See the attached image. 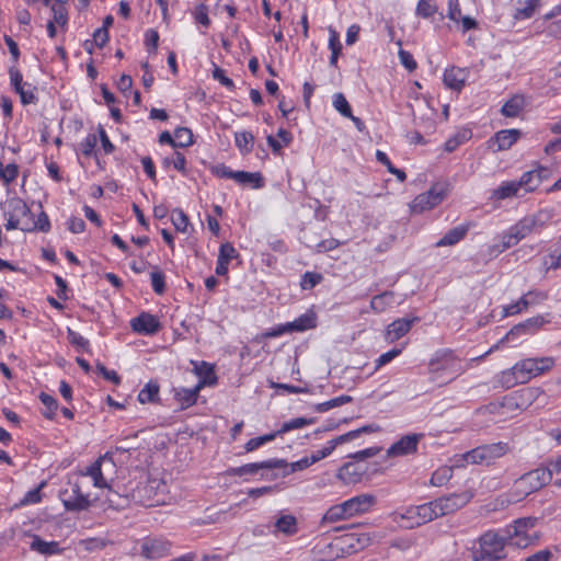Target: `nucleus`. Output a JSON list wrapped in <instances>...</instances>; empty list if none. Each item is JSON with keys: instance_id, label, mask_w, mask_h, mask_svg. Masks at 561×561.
<instances>
[{"instance_id": "79ce46f5", "label": "nucleus", "mask_w": 561, "mask_h": 561, "mask_svg": "<svg viewBox=\"0 0 561 561\" xmlns=\"http://www.w3.org/2000/svg\"><path fill=\"white\" fill-rule=\"evenodd\" d=\"M193 142V134L190 128L179 127L174 130V148L188 147Z\"/></svg>"}, {"instance_id": "338daca9", "label": "nucleus", "mask_w": 561, "mask_h": 561, "mask_svg": "<svg viewBox=\"0 0 561 561\" xmlns=\"http://www.w3.org/2000/svg\"><path fill=\"white\" fill-rule=\"evenodd\" d=\"M528 300L529 306H535L543 302L548 298V294L542 290L534 289L524 294Z\"/></svg>"}, {"instance_id": "f704fd0d", "label": "nucleus", "mask_w": 561, "mask_h": 561, "mask_svg": "<svg viewBox=\"0 0 561 561\" xmlns=\"http://www.w3.org/2000/svg\"><path fill=\"white\" fill-rule=\"evenodd\" d=\"M394 302V294L392 291H385L371 298L370 307L377 312L381 313L387 310Z\"/></svg>"}, {"instance_id": "bf43d9fd", "label": "nucleus", "mask_w": 561, "mask_h": 561, "mask_svg": "<svg viewBox=\"0 0 561 561\" xmlns=\"http://www.w3.org/2000/svg\"><path fill=\"white\" fill-rule=\"evenodd\" d=\"M402 347H396L390 350L389 352L381 354L375 362V370H378L380 367L385 366L386 364L390 363L393 358L398 357L402 353Z\"/></svg>"}, {"instance_id": "20e7f679", "label": "nucleus", "mask_w": 561, "mask_h": 561, "mask_svg": "<svg viewBox=\"0 0 561 561\" xmlns=\"http://www.w3.org/2000/svg\"><path fill=\"white\" fill-rule=\"evenodd\" d=\"M511 450L507 443L499 442L478 446L463 455L467 463L490 466Z\"/></svg>"}, {"instance_id": "aec40b11", "label": "nucleus", "mask_w": 561, "mask_h": 561, "mask_svg": "<svg viewBox=\"0 0 561 561\" xmlns=\"http://www.w3.org/2000/svg\"><path fill=\"white\" fill-rule=\"evenodd\" d=\"M540 397H545V391L539 387H527L515 392L511 400L517 409L525 410Z\"/></svg>"}, {"instance_id": "f8f14e48", "label": "nucleus", "mask_w": 561, "mask_h": 561, "mask_svg": "<svg viewBox=\"0 0 561 561\" xmlns=\"http://www.w3.org/2000/svg\"><path fill=\"white\" fill-rule=\"evenodd\" d=\"M444 199V192L436 186L432 187L425 193L417 195L411 203V210L413 213H423L430 210L442 203Z\"/></svg>"}, {"instance_id": "603ef678", "label": "nucleus", "mask_w": 561, "mask_h": 561, "mask_svg": "<svg viewBox=\"0 0 561 561\" xmlns=\"http://www.w3.org/2000/svg\"><path fill=\"white\" fill-rule=\"evenodd\" d=\"M15 92L20 95L23 105L32 104L36 101L35 88L28 82L22 84Z\"/></svg>"}, {"instance_id": "37998d69", "label": "nucleus", "mask_w": 561, "mask_h": 561, "mask_svg": "<svg viewBox=\"0 0 561 561\" xmlns=\"http://www.w3.org/2000/svg\"><path fill=\"white\" fill-rule=\"evenodd\" d=\"M540 0H518L519 7L516 9V19H529L533 16Z\"/></svg>"}, {"instance_id": "2eb2a0df", "label": "nucleus", "mask_w": 561, "mask_h": 561, "mask_svg": "<svg viewBox=\"0 0 561 561\" xmlns=\"http://www.w3.org/2000/svg\"><path fill=\"white\" fill-rule=\"evenodd\" d=\"M551 175L550 169L546 167H538L535 170L525 172L518 180L520 190L525 192L535 191L545 180H548Z\"/></svg>"}, {"instance_id": "dca6fc26", "label": "nucleus", "mask_w": 561, "mask_h": 561, "mask_svg": "<svg viewBox=\"0 0 561 561\" xmlns=\"http://www.w3.org/2000/svg\"><path fill=\"white\" fill-rule=\"evenodd\" d=\"M171 543L164 539L148 538L141 545V556L146 559H159L170 554Z\"/></svg>"}, {"instance_id": "09e8293b", "label": "nucleus", "mask_w": 561, "mask_h": 561, "mask_svg": "<svg viewBox=\"0 0 561 561\" xmlns=\"http://www.w3.org/2000/svg\"><path fill=\"white\" fill-rule=\"evenodd\" d=\"M19 175V167L15 163L3 165L0 161V179L5 185L13 182Z\"/></svg>"}, {"instance_id": "de8ad7c7", "label": "nucleus", "mask_w": 561, "mask_h": 561, "mask_svg": "<svg viewBox=\"0 0 561 561\" xmlns=\"http://www.w3.org/2000/svg\"><path fill=\"white\" fill-rule=\"evenodd\" d=\"M352 400H353L352 397L343 394V396H340L337 398H334V399H331L329 401H325V402L317 404L316 405V411L320 412V413H323V412H327V411H329V410H331L333 408H336V407L343 405L345 403H348Z\"/></svg>"}, {"instance_id": "864d4df0", "label": "nucleus", "mask_w": 561, "mask_h": 561, "mask_svg": "<svg viewBox=\"0 0 561 561\" xmlns=\"http://www.w3.org/2000/svg\"><path fill=\"white\" fill-rule=\"evenodd\" d=\"M528 307H529L528 300L525 297V295H523L516 302L507 305L503 308V316L510 317V316L518 314V313L523 312L524 310H526Z\"/></svg>"}, {"instance_id": "bb28decb", "label": "nucleus", "mask_w": 561, "mask_h": 561, "mask_svg": "<svg viewBox=\"0 0 561 561\" xmlns=\"http://www.w3.org/2000/svg\"><path fill=\"white\" fill-rule=\"evenodd\" d=\"M105 462H108L110 466H113L111 459H106V457H100L90 467H88L87 471L83 473V476H89L92 478L93 485L95 488H108L107 480L102 472V466Z\"/></svg>"}, {"instance_id": "39448f33", "label": "nucleus", "mask_w": 561, "mask_h": 561, "mask_svg": "<svg viewBox=\"0 0 561 561\" xmlns=\"http://www.w3.org/2000/svg\"><path fill=\"white\" fill-rule=\"evenodd\" d=\"M479 546L472 561H499L505 558V539L495 533L483 534L479 539Z\"/></svg>"}, {"instance_id": "423d86ee", "label": "nucleus", "mask_w": 561, "mask_h": 561, "mask_svg": "<svg viewBox=\"0 0 561 561\" xmlns=\"http://www.w3.org/2000/svg\"><path fill=\"white\" fill-rule=\"evenodd\" d=\"M546 323L545 319L540 316L529 318L526 321L513 327L496 344H494L486 354L499 350L505 343L514 342L518 336L530 333Z\"/></svg>"}, {"instance_id": "3c124183", "label": "nucleus", "mask_w": 561, "mask_h": 561, "mask_svg": "<svg viewBox=\"0 0 561 561\" xmlns=\"http://www.w3.org/2000/svg\"><path fill=\"white\" fill-rule=\"evenodd\" d=\"M559 248L552 251L543 259V267L546 271L558 270L561 267V240L558 242Z\"/></svg>"}, {"instance_id": "a211bd4d", "label": "nucleus", "mask_w": 561, "mask_h": 561, "mask_svg": "<svg viewBox=\"0 0 561 561\" xmlns=\"http://www.w3.org/2000/svg\"><path fill=\"white\" fill-rule=\"evenodd\" d=\"M130 327L137 333L151 335L159 331L160 322L153 314L142 312L130 320Z\"/></svg>"}, {"instance_id": "b1692460", "label": "nucleus", "mask_w": 561, "mask_h": 561, "mask_svg": "<svg viewBox=\"0 0 561 561\" xmlns=\"http://www.w3.org/2000/svg\"><path fill=\"white\" fill-rule=\"evenodd\" d=\"M371 431H373V428L369 425L363 426L355 431H351L346 434L337 436L334 439H331L330 442H328L327 446H324L322 449H320L318 451L321 455L322 459H324L325 457H328L329 455L332 454V451L336 448L337 445L350 442V440L358 437L362 433H369Z\"/></svg>"}, {"instance_id": "f3484780", "label": "nucleus", "mask_w": 561, "mask_h": 561, "mask_svg": "<svg viewBox=\"0 0 561 561\" xmlns=\"http://www.w3.org/2000/svg\"><path fill=\"white\" fill-rule=\"evenodd\" d=\"M287 468V461L284 459H268L261 462L247 463L231 469L234 476L256 474L261 469Z\"/></svg>"}, {"instance_id": "e433bc0d", "label": "nucleus", "mask_w": 561, "mask_h": 561, "mask_svg": "<svg viewBox=\"0 0 561 561\" xmlns=\"http://www.w3.org/2000/svg\"><path fill=\"white\" fill-rule=\"evenodd\" d=\"M471 136H472V133L469 129L458 130L455 135H453L451 137H449L446 140V142L444 145L445 151H447V152L455 151L460 145L468 141L471 138Z\"/></svg>"}, {"instance_id": "cd10ccee", "label": "nucleus", "mask_w": 561, "mask_h": 561, "mask_svg": "<svg viewBox=\"0 0 561 561\" xmlns=\"http://www.w3.org/2000/svg\"><path fill=\"white\" fill-rule=\"evenodd\" d=\"M30 548L43 556L60 554L64 551L58 541H45L38 535H33Z\"/></svg>"}, {"instance_id": "a18cd8bd", "label": "nucleus", "mask_w": 561, "mask_h": 561, "mask_svg": "<svg viewBox=\"0 0 561 561\" xmlns=\"http://www.w3.org/2000/svg\"><path fill=\"white\" fill-rule=\"evenodd\" d=\"M39 400L46 408V411L43 413L45 417L53 420L56 415V411L58 410V402L57 400L51 397L50 394H47L45 392H42L39 394Z\"/></svg>"}, {"instance_id": "5701e85b", "label": "nucleus", "mask_w": 561, "mask_h": 561, "mask_svg": "<svg viewBox=\"0 0 561 561\" xmlns=\"http://www.w3.org/2000/svg\"><path fill=\"white\" fill-rule=\"evenodd\" d=\"M371 431H373V428L369 425L363 426L355 431H351L346 434L337 436L334 439H331L330 442H328L327 446H324L322 449H320L318 451L321 455L322 459H324L325 457H328L329 455L332 454V451L336 448L337 445L350 442V440L358 437L362 433H369Z\"/></svg>"}, {"instance_id": "72a5a7b5", "label": "nucleus", "mask_w": 561, "mask_h": 561, "mask_svg": "<svg viewBox=\"0 0 561 561\" xmlns=\"http://www.w3.org/2000/svg\"><path fill=\"white\" fill-rule=\"evenodd\" d=\"M275 529L286 536H294L298 531L297 518L294 515H282L275 522Z\"/></svg>"}, {"instance_id": "a19ab883", "label": "nucleus", "mask_w": 561, "mask_h": 561, "mask_svg": "<svg viewBox=\"0 0 561 561\" xmlns=\"http://www.w3.org/2000/svg\"><path fill=\"white\" fill-rule=\"evenodd\" d=\"M524 107V100L520 96H514L508 100L502 107L501 112L506 117H516Z\"/></svg>"}, {"instance_id": "4468645a", "label": "nucleus", "mask_w": 561, "mask_h": 561, "mask_svg": "<svg viewBox=\"0 0 561 561\" xmlns=\"http://www.w3.org/2000/svg\"><path fill=\"white\" fill-rule=\"evenodd\" d=\"M419 317L400 318L387 325L383 339L387 343H393L408 334L414 323L419 322Z\"/></svg>"}, {"instance_id": "f03ea898", "label": "nucleus", "mask_w": 561, "mask_h": 561, "mask_svg": "<svg viewBox=\"0 0 561 561\" xmlns=\"http://www.w3.org/2000/svg\"><path fill=\"white\" fill-rule=\"evenodd\" d=\"M3 217L7 220L5 229H20L22 231H34V216L26 203L19 197L8 198L1 205Z\"/></svg>"}, {"instance_id": "680f3d73", "label": "nucleus", "mask_w": 561, "mask_h": 561, "mask_svg": "<svg viewBox=\"0 0 561 561\" xmlns=\"http://www.w3.org/2000/svg\"><path fill=\"white\" fill-rule=\"evenodd\" d=\"M237 255H238V252L231 243L227 242V243H224L220 245L219 254H218L219 260L229 264V262L232 259L237 257Z\"/></svg>"}, {"instance_id": "4be33fe9", "label": "nucleus", "mask_w": 561, "mask_h": 561, "mask_svg": "<svg viewBox=\"0 0 561 561\" xmlns=\"http://www.w3.org/2000/svg\"><path fill=\"white\" fill-rule=\"evenodd\" d=\"M365 472L366 468L357 462H346L339 469L336 477L345 484H355L362 480Z\"/></svg>"}, {"instance_id": "a878e982", "label": "nucleus", "mask_w": 561, "mask_h": 561, "mask_svg": "<svg viewBox=\"0 0 561 561\" xmlns=\"http://www.w3.org/2000/svg\"><path fill=\"white\" fill-rule=\"evenodd\" d=\"M469 77L466 68L451 67L444 72V83L453 90L460 91Z\"/></svg>"}, {"instance_id": "412c9836", "label": "nucleus", "mask_w": 561, "mask_h": 561, "mask_svg": "<svg viewBox=\"0 0 561 561\" xmlns=\"http://www.w3.org/2000/svg\"><path fill=\"white\" fill-rule=\"evenodd\" d=\"M520 134L518 129L500 130L490 139L491 147L494 151L507 150L519 139Z\"/></svg>"}, {"instance_id": "13d9d810", "label": "nucleus", "mask_w": 561, "mask_h": 561, "mask_svg": "<svg viewBox=\"0 0 561 561\" xmlns=\"http://www.w3.org/2000/svg\"><path fill=\"white\" fill-rule=\"evenodd\" d=\"M533 526L534 522L531 518H519L514 522V525H512L511 528L513 529V531L508 530V533L514 537H519L520 535H525L526 530Z\"/></svg>"}, {"instance_id": "4d7b16f0", "label": "nucleus", "mask_w": 561, "mask_h": 561, "mask_svg": "<svg viewBox=\"0 0 561 561\" xmlns=\"http://www.w3.org/2000/svg\"><path fill=\"white\" fill-rule=\"evenodd\" d=\"M163 163L165 165L173 164V168L179 172L186 173V159L185 156L179 151H174L171 158H164Z\"/></svg>"}, {"instance_id": "7c9ffc66", "label": "nucleus", "mask_w": 561, "mask_h": 561, "mask_svg": "<svg viewBox=\"0 0 561 561\" xmlns=\"http://www.w3.org/2000/svg\"><path fill=\"white\" fill-rule=\"evenodd\" d=\"M341 540L348 549L357 552L366 548L371 539L368 534H347Z\"/></svg>"}, {"instance_id": "0e129e2a", "label": "nucleus", "mask_w": 561, "mask_h": 561, "mask_svg": "<svg viewBox=\"0 0 561 561\" xmlns=\"http://www.w3.org/2000/svg\"><path fill=\"white\" fill-rule=\"evenodd\" d=\"M211 172L214 175L221 178V179H231L234 181L236 179V172L231 170L229 167H227L224 163L216 164L211 168Z\"/></svg>"}, {"instance_id": "c03bdc74", "label": "nucleus", "mask_w": 561, "mask_h": 561, "mask_svg": "<svg viewBox=\"0 0 561 561\" xmlns=\"http://www.w3.org/2000/svg\"><path fill=\"white\" fill-rule=\"evenodd\" d=\"M376 159L378 162L383 164L391 174L396 175L400 182L405 181V179H407L405 172L400 169L394 168L392 165L391 161L389 160L388 156L383 151L377 150Z\"/></svg>"}, {"instance_id": "7ed1b4c3", "label": "nucleus", "mask_w": 561, "mask_h": 561, "mask_svg": "<svg viewBox=\"0 0 561 561\" xmlns=\"http://www.w3.org/2000/svg\"><path fill=\"white\" fill-rule=\"evenodd\" d=\"M552 470L550 468H537L515 480L510 492L511 502H519L527 495L540 490L550 483Z\"/></svg>"}, {"instance_id": "c756f323", "label": "nucleus", "mask_w": 561, "mask_h": 561, "mask_svg": "<svg viewBox=\"0 0 561 561\" xmlns=\"http://www.w3.org/2000/svg\"><path fill=\"white\" fill-rule=\"evenodd\" d=\"M194 370H195L196 375L199 377V381L196 386L201 390L206 385L216 383L217 377H216L214 367L210 364H208L206 362L195 363Z\"/></svg>"}, {"instance_id": "6ab92c4d", "label": "nucleus", "mask_w": 561, "mask_h": 561, "mask_svg": "<svg viewBox=\"0 0 561 561\" xmlns=\"http://www.w3.org/2000/svg\"><path fill=\"white\" fill-rule=\"evenodd\" d=\"M376 503V499L370 494H360L343 502L350 517L366 513Z\"/></svg>"}, {"instance_id": "69168bd1", "label": "nucleus", "mask_w": 561, "mask_h": 561, "mask_svg": "<svg viewBox=\"0 0 561 561\" xmlns=\"http://www.w3.org/2000/svg\"><path fill=\"white\" fill-rule=\"evenodd\" d=\"M150 277L151 286L154 293L158 295L163 294L165 289L164 275L161 272H152Z\"/></svg>"}, {"instance_id": "c9c22d12", "label": "nucleus", "mask_w": 561, "mask_h": 561, "mask_svg": "<svg viewBox=\"0 0 561 561\" xmlns=\"http://www.w3.org/2000/svg\"><path fill=\"white\" fill-rule=\"evenodd\" d=\"M160 387L156 381H149L138 393V401L142 404L153 403L159 399Z\"/></svg>"}, {"instance_id": "0eeeda50", "label": "nucleus", "mask_w": 561, "mask_h": 561, "mask_svg": "<svg viewBox=\"0 0 561 561\" xmlns=\"http://www.w3.org/2000/svg\"><path fill=\"white\" fill-rule=\"evenodd\" d=\"M60 499L67 511L80 512L85 511L91 506L89 494H84L78 482L71 484L70 489L60 492Z\"/></svg>"}, {"instance_id": "393cba45", "label": "nucleus", "mask_w": 561, "mask_h": 561, "mask_svg": "<svg viewBox=\"0 0 561 561\" xmlns=\"http://www.w3.org/2000/svg\"><path fill=\"white\" fill-rule=\"evenodd\" d=\"M435 501L411 507L407 511V514L409 517H417V524H425L428 523L437 517H439L437 507H435Z\"/></svg>"}, {"instance_id": "6e6d98bb", "label": "nucleus", "mask_w": 561, "mask_h": 561, "mask_svg": "<svg viewBox=\"0 0 561 561\" xmlns=\"http://www.w3.org/2000/svg\"><path fill=\"white\" fill-rule=\"evenodd\" d=\"M171 220L178 231L185 232L187 230L190 220L182 209H174L172 211Z\"/></svg>"}, {"instance_id": "f257e3e1", "label": "nucleus", "mask_w": 561, "mask_h": 561, "mask_svg": "<svg viewBox=\"0 0 561 561\" xmlns=\"http://www.w3.org/2000/svg\"><path fill=\"white\" fill-rule=\"evenodd\" d=\"M554 366L553 357L525 358L517 362L512 368L500 374L499 382L510 389L518 383H526Z\"/></svg>"}, {"instance_id": "8fccbe9b", "label": "nucleus", "mask_w": 561, "mask_h": 561, "mask_svg": "<svg viewBox=\"0 0 561 561\" xmlns=\"http://www.w3.org/2000/svg\"><path fill=\"white\" fill-rule=\"evenodd\" d=\"M64 4L65 2L55 1V3L51 5V21H54V23H57L60 26H65L68 21V13Z\"/></svg>"}, {"instance_id": "9b49d317", "label": "nucleus", "mask_w": 561, "mask_h": 561, "mask_svg": "<svg viewBox=\"0 0 561 561\" xmlns=\"http://www.w3.org/2000/svg\"><path fill=\"white\" fill-rule=\"evenodd\" d=\"M430 367L433 371L450 370L451 374L459 375L461 373V366L450 350L439 351L430 362Z\"/></svg>"}, {"instance_id": "9d476101", "label": "nucleus", "mask_w": 561, "mask_h": 561, "mask_svg": "<svg viewBox=\"0 0 561 561\" xmlns=\"http://www.w3.org/2000/svg\"><path fill=\"white\" fill-rule=\"evenodd\" d=\"M316 327V318L313 314H301L297 319L291 322H287L285 324L278 325L272 331L267 332L265 335L268 337H276L287 332H304L308 329H312Z\"/></svg>"}, {"instance_id": "774afa93", "label": "nucleus", "mask_w": 561, "mask_h": 561, "mask_svg": "<svg viewBox=\"0 0 561 561\" xmlns=\"http://www.w3.org/2000/svg\"><path fill=\"white\" fill-rule=\"evenodd\" d=\"M194 19L197 23L206 27L209 26L210 19L208 18V11L205 4H199L198 7H196L194 11Z\"/></svg>"}, {"instance_id": "e2e57ef3", "label": "nucleus", "mask_w": 561, "mask_h": 561, "mask_svg": "<svg viewBox=\"0 0 561 561\" xmlns=\"http://www.w3.org/2000/svg\"><path fill=\"white\" fill-rule=\"evenodd\" d=\"M67 337L69 342L75 346H78L83 350L88 348L89 346V341L70 328L67 329Z\"/></svg>"}, {"instance_id": "49530a36", "label": "nucleus", "mask_w": 561, "mask_h": 561, "mask_svg": "<svg viewBox=\"0 0 561 561\" xmlns=\"http://www.w3.org/2000/svg\"><path fill=\"white\" fill-rule=\"evenodd\" d=\"M314 422L313 419L306 417H296L283 423L282 427L278 430V434H285L293 430L302 428L307 425H310Z\"/></svg>"}, {"instance_id": "ea45409f", "label": "nucleus", "mask_w": 561, "mask_h": 561, "mask_svg": "<svg viewBox=\"0 0 561 561\" xmlns=\"http://www.w3.org/2000/svg\"><path fill=\"white\" fill-rule=\"evenodd\" d=\"M350 516L344 507V504H336L331 506L323 515L321 524L335 523L339 520L347 519Z\"/></svg>"}, {"instance_id": "ddd939ff", "label": "nucleus", "mask_w": 561, "mask_h": 561, "mask_svg": "<svg viewBox=\"0 0 561 561\" xmlns=\"http://www.w3.org/2000/svg\"><path fill=\"white\" fill-rule=\"evenodd\" d=\"M423 434H409L402 436L398 442L392 444L387 449V456L389 457H401L408 456L416 453L417 445L420 440L423 438Z\"/></svg>"}, {"instance_id": "6e6552de", "label": "nucleus", "mask_w": 561, "mask_h": 561, "mask_svg": "<svg viewBox=\"0 0 561 561\" xmlns=\"http://www.w3.org/2000/svg\"><path fill=\"white\" fill-rule=\"evenodd\" d=\"M537 221L538 219L536 217H526L511 227L508 231L503 236V248H512L522 239L530 234L535 230Z\"/></svg>"}, {"instance_id": "c85d7f7f", "label": "nucleus", "mask_w": 561, "mask_h": 561, "mask_svg": "<svg viewBox=\"0 0 561 561\" xmlns=\"http://www.w3.org/2000/svg\"><path fill=\"white\" fill-rule=\"evenodd\" d=\"M201 389L195 386L193 388H174V399L181 410H185L194 405L197 401Z\"/></svg>"}, {"instance_id": "1a4fd4ad", "label": "nucleus", "mask_w": 561, "mask_h": 561, "mask_svg": "<svg viewBox=\"0 0 561 561\" xmlns=\"http://www.w3.org/2000/svg\"><path fill=\"white\" fill-rule=\"evenodd\" d=\"M472 495L468 492L453 493L447 496H442L435 500V507H437L439 517L451 514L459 508L463 507L471 500Z\"/></svg>"}, {"instance_id": "052dcab7", "label": "nucleus", "mask_w": 561, "mask_h": 561, "mask_svg": "<svg viewBox=\"0 0 561 561\" xmlns=\"http://www.w3.org/2000/svg\"><path fill=\"white\" fill-rule=\"evenodd\" d=\"M98 138L94 134H89L80 144V151L83 156L90 157L96 146Z\"/></svg>"}, {"instance_id": "4c0bfd02", "label": "nucleus", "mask_w": 561, "mask_h": 561, "mask_svg": "<svg viewBox=\"0 0 561 561\" xmlns=\"http://www.w3.org/2000/svg\"><path fill=\"white\" fill-rule=\"evenodd\" d=\"M234 142L241 153L248 154L253 150L254 136L250 131L236 133Z\"/></svg>"}, {"instance_id": "5fc2aeb1", "label": "nucleus", "mask_w": 561, "mask_h": 561, "mask_svg": "<svg viewBox=\"0 0 561 561\" xmlns=\"http://www.w3.org/2000/svg\"><path fill=\"white\" fill-rule=\"evenodd\" d=\"M333 106L342 116L352 117L351 106L343 93L334 94Z\"/></svg>"}, {"instance_id": "2f4dec72", "label": "nucleus", "mask_w": 561, "mask_h": 561, "mask_svg": "<svg viewBox=\"0 0 561 561\" xmlns=\"http://www.w3.org/2000/svg\"><path fill=\"white\" fill-rule=\"evenodd\" d=\"M234 181L243 186L261 188L264 185L263 178L259 172L237 171Z\"/></svg>"}, {"instance_id": "58836bf2", "label": "nucleus", "mask_w": 561, "mask_h": 561, "mask_svg": "<svg viewBox=\"0 0 561 561\" xmlns=\"http://www.w3.org/2000/svg\"><path fill=\"white\" fill-rule=\"evenodd\" d=\"M520 186L518 185V181H508L503 182L494 192L493 197L496 199H505L508 197H513L517 195Z\"/></svg>"}, {"instance_id": "473e14b6", "label": "nucleus", "mask_w": 561, "mask_h": 561, "mask_svg": "<svg viewBox=\"0 0 561 561\" xmlns=\"http://www.w3.org/2000/svg\"><path fill=\"white\" fill-rule=\"evenodd\" d=\"M468 232L467 226H458L450 229L443 238L436 242V247H449L462 240Z\"/></svg>"}]
</instances>
